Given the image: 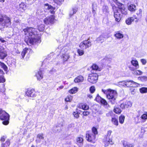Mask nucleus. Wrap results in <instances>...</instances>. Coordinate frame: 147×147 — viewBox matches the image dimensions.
I'll return each instance as SVG.
<instances>
[{
  "label": "nucleus",
  "instance_id": "43",
  "mask_svg": "<svg viewBox=\"0 0 147 147\" xmlns=\"http://www.w3.org/2000/svg\"><path fill=\"white\" fill-rule=\"evenodd\" d=\"M142 72L140 70H136L134 71V74L136 75H141Z\"/></svg>",
  "mask_w": 147,
  "mask_h": 147
},
{
  "label": "nucleus",
  "instance_id": "58",
  "mask_svg": "<svg viewBox=\"0 0 147 147\" xmlns=\"http://www.w3.org/2000/svg\"><path fill=\"white\" fill-rule=\"evenodd\" d=\"M125 104L124 102L121 104L120 105V107L122 109H124L126 108V107H125Z\"/></svg>",
  "mask_w": 147,
  "mask_h": 147
},
{
  "label": "nucleus",
  "instance_id": "16",
  "mask_svg": "<svg viewBox=\"0 0 147 147\" xmlns=\"http://www.w3.org/2000/svg\"><path fill=\"white\" fill-rule=\"evenodd\" d=\"M26 5L25 4L23 3H22L20 4L18 7V9L21 12H23L26 9Z\"/></svg>",
  "mask_w": 147,
  "mask_h": 147
},
{
  "label": "nucleus",
  "instance_id": "44",
  "mask_svg": "<svg viewBox=\"0 0 147 147\" xmlns=\"http://www.w3.org/2000/svg\"><path fill=\"white\" fill-rule=\"evenodd\" d=\"M103 98H101L100 96L98 94H97L96 98L95 99V100L97 102H101Z\"/></svg>",
  "mask_w": 147,
  "mask_h": 147
},
{
  "label": "nucleus",
  "instance_id": "63",
  "mask_svg": "<svg viewBox=\"0 0 147 147\" xmlns=\"http://www.w3.org/2000/svg\"><path fill=\"white\" fill-rule=\"evenodd\" d=\"M112 113H113L112 112H110L109 113L106 114V116L107 117H109L110 116H111Z\"/></svg>",
  "mask_w": 147,
  "mask_h": 147
},
{
  "label": "nucleus",
  "instance_id": "3",
  "mask_svg": "<svg viewBox=\"0 0 147 147\" xmlns=\"http://www.w3.org/2000/svg\"><path fill=\"white\" fill-rule=\"evenodd\" d=\"M11 23L10 18L5 15H0V26L3 28L8 27Z\"/></svg>",
  "mask_w": 147,
  "mask_h": 147
},
{
  "label": "nucleus",
  "instance_id": "56",
  "mask_svg": "<svg viewBox=\"0 0 147 147\" xmlns=\"http://www.w3.org/2000/svg\"><path fill=\"white\" fill-rule=\"evenodd\" d=\"M63 1L64 0H54V2L58 4H60V3Z\"/></svg>",
  "mask_w": 147,
  "mask_h": 147
},
{
  "label": "nucleus",
  "instance_id": "19",
  "mask_svg": "<svg viewBox=\"0 0 147 147\" xmlns=\"http://www.w3.org/2000/svg\"><path fill=\"white\" fill-rule=\"evenodd\" d=\"M63 126V123L59 124L54 128V130L56 132H59L61 131Z\"/></svg>",
  "mask_w": 147,
  "mask_h": 147
},
{
  "label": "nucleus",
  "instance_id": "24",
  "mask_svg": "<svg viewBox=\"0 0 147 147\" xmlns=\"http://www.w3.org/2000/svg\"><path fill=\"white\" fill-rule=\"evenodd\" d=\"M83 80V77L81 76H80L77 77L74 79V82L75 83H78L80 82H82Z\"/></svg>",
  "mask_w": 147,
  "mask_h": 147
},
{
  "label": "nucleus",
  "instance_id": "5",
  "mask_svg": "<svg viewBox=\"0 0 147 147\" xmlns=\"http://www.w3.org/2000/svg\"><path fill=\"white\" fill-rule=\"evenodd\" d=\"M112 132V131L110 130L108 131L107 132L106 138L105 141H104L105 146H108L109 144L112 145L114 144V142L112 141V138L110 137Z\"/></svg>",
  "mask_w": 147,
  "mask_h": 147
},
{
  "label": "nucleus",
  "instance_id": "31",
  "mask_svg": "<svg viewBox=\"0 0 147 147\" xmlns=\"http://www.w3.org/2000/svg\"><path fill=\"white\" fill-rule=\"evenodd\" d=\"M77 90V87H75L69 90V92L70 94H73L76 92Z\"/></svg>",
  "mask_w": 147,
  "mask_h": 147
},
{
  "label": "nucleus",
  "instance_id": "14",
  "mask_svg": "<svg viewBox=\"0 0 147 147\" xmlns=\"http://www.w3.org/2000/svg\"><path fill=\"white\" fill-rule=\"evenodd\" d=\"M92 70H91L92 73H94V71H95V72L97 71H100L102 69L100 67H99L96 64H93L92 66Z\"/></svg>",
  "mask_w": 147,
  "mask_h": 147
},
{
  "label": "nucleus",
  "instance_id": "42",
  "mask_svg": "<svg viewBox=\"0 0 147 147\" xmlns=\"http://www.w3.org/2000/svg\"><path fill=\"white\" fill-rule=\"evenodd\" d=\"M114 111L115 113L117 114L120 113L121 112V109H120L119 108L117 107L114 108Z\"/></svg>",
  "mask_w": 147,
  "mask_h": 147
},
{
  "label": "nucleus",
  "instance_id": "34",
  "mask_svg": "<svg viewBox=\"0 0 147 147\" xmlns=\"http://www.w3.org/2000/svg\"><path fill=\"white\" fill-rule=\"evenodd\" d=\"M125 107L127 108L129 107H131L132 105V102L129 101H126L124 102Z\"/></svg>",
  "mask_w": 147,
  "mask_h": 147
},
{
  "label": "nucleus",
  "instance_id": "51",
  "mask_svg": "<svg viewBox=\"0 0 147 147\" xmlns=\"http://www.w3.org/2000/svg\"><path fill=\"white\" fill-rule=\"evenodd\" d=\"M126 80L125 81H123L119 82L118 84L119 85H121L123 86H126Z\"/></svg>",
  "mask_w": 147,
  "mask_h": 147
},
{
  "label": "nucleus",
  "instance_id": "35",
  "mask_svg": "<svg viewBox=\"0 0 147 147\" xmlns=\"http://www.w3.org/2000/svg\"><path fill=\"white\" fill-rule=\"evenodd\" d=\"M45 26L43 24H41L38 26V30L41 32L43 31L44 30Z\"/></svg>",
  "mask_w": 147,
  "mask_h": 147
},
{
  "label": "nucleus",
  "instance_id": "62",
  "mask_svg": "<svg viewBox=\"0 0 147 147\" xmlns=\"http://www.w3.org/2000/svg\"><path fill=\"white\" fill-rule=\"evenodd\" d=\"M6 137L5 136L2 137L1 139V142H3L5 141Z\"/></svg>",
  "mask_w": 147,
  "mask_h": 147
},
{
  "label": "nucleus",
  "instance_id": "55",
  "mask_svg": "<svg viewBox=\"0 0 147 147\" xmlns=\"http://www.w3.org/2000/svg\"><path fill=\"white\" fill-rule=\"evenodd\" d=\"M5 81V79L4 78L3 76H0V83H3Z\"/></svg>",
  "mask_w": 147,
  "mask_h": 147
},
{
  "label": "nucleus",
  "instance_id": "17",
  "mask_svg": "<svg viewBox=\"0 0 147 147\" xmlns=\"http://www.w3.org/2000/svg\"><path fill=\"white\" fill-rule=\"evenodd\" d=\"M105 35L104 34L100 35L96 39V41L98 42L102 43L106 38Z\"/></svg>",
  "mask_w": 147,
  "mask_h": 147
},
{
  "label": "nucleus",
  "instance_id": "8",
  "mask_svg": "<svg viewBox=\"0 0 147 147\" xmlns=\"http://www.w3.org/2000/svg\"><path fill=\"white\" fill-rule=\"evenodd\" d=\"M91 45V43L89 38L81 42L79 45L80 48L83 49L89 48Z\"/></svg>",
  "mask_w": 147,
  "mask_h": 147
},
{
  "label": "nucleus",
  "instance_id": "52",
  "mask_svg": "<svg viewBox=\"0 0 147 147\" xmlns=\"http://www.w3.org/2000/svg\"><path fill=\"white\" fill-rule=\"evenodd\" d=\"M95 89L94 86H92L90 88V92L92 93H93L95 91Z\"/></svg>",
  "mask_w": 147,
  "mask_h": 147
},
{
  "label": "nucleus",
  "instance_id": "26",
  "mask_svg": "<svg viewBox=\"0 0 147 147\" xmlns=\"http://www.w3.org/2000/svg\"><path fill=\"white\" fill-rule=\"evenodd\" d=\"M36 76L38 80H40L43 78L42 72L41 71H40L36 74Z\"/></svg>",
  "mask_w": 147,
  "mask_h": 147
},
{
  "label": "nucleus",
  "instance_id": "32",
  "mask_svg": "<svg viewBox=\"0 0 147 147\" xmlns=\"http://www.w3.org/2000/svg\"><path fill=\"white\" fill-rule=\"evenodd\" d=\"M44 135L42 133H40L38 134L37 138L40 142L41 140L44 139Z\"/></svg>",
  "mask_w": 147,
  "mask_h": 147
},
{
  "label": "nucleus",
  "instance_id": "37",
  "mask_svg": "<svg viewBox=\"0 0 147 147\" xmlns=\"http://www.w3.org/2000/svg\"><path fill=\"white\" fill-rule=\"evenodd\" d=\"M125 117L123 115H121L119 118V122L120 123L123 124L124 122Z\"/></svg>",
  "mask_w": 147,
  "mask_h": 147
},
{
  "label": "nucleus",
  "instance_id": "60",
  "mask_svg": "<svg viewBox=\"0 0 147 147\" xmlns=\"http://www.w3.org/2000/svg\"><path fill=\"white\" fill-rule=\"evenodd\" d=\"M141 61L143 65H145L146 63V61L144 59H141Z\"/></svg>",
  "mask_w": 147,
  "mask_h": 147
},
{
  "label": "nucleus",
  "instance_id": "20",
  "mask_svg": "<svg viewBox=\"0 0 147 147\" xmlns=\"http://www.w3.org/2000/svg\"><path fill=\"white\" fill-rule=\"evenodd\" d=\"M69 58V55L68 53H65L63 54L61 57V58L64 61H67Z\"/></svg>",
  "mask_w": 147,
  "mask_h": 147
},
{
  "label": "nucleus",
  "instance_id": "28",
  "mask_svg": "<svg viewBox=\"0 0 147 147\" xmlns=\"http://www.w3.org/2000/svg\"><path fill=\"white\" fill-rule=\"evenodd\" d=\"M83 137H78L77 138V144L78 145H79L80 144H82L83 142Z\"/></svg>",
  "mask_w": 147,
  "mask_h": 147
},
{
  "label": "nucleus",
  "instance_id": "59",
  "mask_svg": "<svg viewBox=\"0 0 147 147\" xmlns=\"http://www.w3.org/2000/svg\"><path fill=\"white\" fill-rule=\"evenodd\" d=\"M134 144H131L128 142L127 143V147H134Z\"/></svg>",
  "mask_w": 147,
  "mask_h": 147
},
{
  "label": "nucleus",
  "instance_id": "64",
  "mask_svg": "<svg viewBox=\"0 0 147 147\" xmlns=\"http://www.w3.org/2000/svg\"><path fill=\"white\" fill-rule=\"evenodd\" d=\"M87 96L90 99L92 98V95L90 94H87Z\"/></svg>",
  "mask_w": 147,
  "mask_h": 147
},
{
  "label": "nucleus",
  "instance_id": "54",
  "mask_svg": "<svg viewBox=\"0 0 147 147\" xmlns=\"http://www.w3.org/2000/svg\"><path fill=\"white\" fill-rule=\"evenodd\" d=\"M92 13L94 14V15L96 14V8H95V7H94V5L93 4H92Z\"/></svg>",
  "mask_w": 147,
  "mask_h": 147
},
{
  "label": "nucleus",
  "instance_id": "15",
  "mask_svg": "<svg viewBox=\"0 0 147 147\" xmlns=\"http://www.w3.org/2000/svg\"><path fill=\"white\" fill-rule=\"evenodd\" d=\"M0 58L3 59L6 56V52L1 47H0Z\"/></svg>",
  "mask_w": 147,
  "mask_h": 147
},
{
  "label": "nucleus",
  "instance_id": "23",
  "mask_svg": "<svg viewBox=\"0 0 147 147\" xmlns=\"http://www.w3.org/2000/svg\"><path fill=\"white\" fill-rule=\"evenodd\" d=\"M80 110H79L77 109H76V111L73 112V115L75 118L78 119L79 117V115L80 113Z\"/></svg>",
  "mask_w": 147,
  "mask_h": 147
},
{
  "label": "nucleus",
  "instance_id": "11",
  "mask_svg": "<svg viewBox=\"0 0 147 147\" xmlns=\"http://www.w3.org/2000/svg\"><path fill=\"white\" fill-rule=\"evenodd\" d=\"M27 96L32 98L35 97L36 95V92L34 89L28 90L26 93Z\"/></svg>",
  "mask_w": 147,
  "mask_h": 147
},
{
  "label": "nucleus",
  "instance_id": "61",
  "mask_svg": "<svg viewBox=\"0 0 147 147\" xmlns=\"http://www.w3.org/2000/svg\"><path fill=\"white\" fill-rule=\"evenodd\" d=\"M127 141H123V146L125 147H127Z\"/></svg>",
  "mask_w": 147,
  "mask_h": 147
},
{
  "label": "nucleus",
  "instance_id": "13",
  "mask_svg": "<svg viewBox=\"0 0 147 147\" xmlns=\"http://www.w3.org/2000/svg\"><path fill=\"white\" fill-rule=\"evenodd\" d=\"M45 7L46 9L48 10H50V12L52 14H54L55 13L54 10L55 9V7H53L49 5V4L47 3L45 5Z\"/></svg>",
  "mask_w": 147,
  "mask_h": 147
},
{
  "label": "nucleus",
  "instance_id": "29",
  "mask_svg": "<svg viewBox=\"0 0 147 147\" xmlns=\"http://www.w3.org/2000/svg\"><path fill=\"white\" fill-rule=\"evenodd\" d=\"M134 20V19L133 18V17H130L127 19L125 22L127 24L129 25L131 24Z\"/></svg>",
  "mask_w": 147,
  "mask_h": 147
},
{
  "label": "nucleus",
  "instance_id": "46",
  "mask_svg": "<svg viewBox=\"0 0 147 147\" xmlns=\"http://www.w3.org/2000/svg\"><path fill=\"white\" fill-rule=\"evenodd\" d=\"M92 133L93 134V135H94L96 136V135L98 133L96 128L94 127H93L92 129Z\"/></svg>",
  "mask_w": 147,
  "mask_h": 147
},
{
  "label": "nucleus",
  "instance_id": "21",
  "mask_svg": "<svg viewBox=\"0 0 147 147\" xmlns=\"http://www.w3.org/2000/svg\"><path fill=\"white\" fill-rule=\"evenodd\" d=\"M78 108L80 109H82L84 110H87L88 109L89 106L86 104H80L78 107Z\"/></svg>",
  "mask_w": 147,
  "mask_h": 147
},
{
  "label": "nucleus",
  "instance_id": "27",
  "mask_svg": "<svg viewBox=\"0 0 147 147\" xmlns=\"http://www.w3.org/2000/svg\"><path fill=\"white\" fill-rule=\"evenodd\" d=\"M128 8L130 11H133L135 10L136 6L134 5L131 4L128 6Z\"/></svg>",
  "mask_w": 147,
  "mask_h": 147
},
{
  "label": "nucleus",
  "instance_id": "6",
  "mask_svg": "<svg viewBox=\"0 0 147 147\" xmlns=\"http://www.w3.org/2000/svg\"><path fill=\"white\" fill-rule=\"evenodd\" d=\"M112 9L114 12V17L115 21L117 22H119L121 19V15L118 8H116L115 6H113Z\"/></svg>",
  "mask_w": 147,
  "mask_h": 147
},
{
  "label": "nucleus",
  "instance_id": "33",
  "mask_svg": "<svg viewBox=\"0 0 147 147\" xmlns=\"http://www.w3.org/2000/svg\"><path fill=\"white\" fill-rule=\"evenodd\" d=\"M112 123L116 126L118 125V122L117 119L114 117H113L111 119Z\"/></svg>",
  "mask_w": 147,
  "mask_h": 147
},
{
  "label": "nucleus",
  "instance_id": "7",
  "mask_svg": "<svg viewBox=\"0 0 147 147\" xmlns=\"http://www.w3.org/2000/svg\"><path fill=\"white\" fill-rule=\"evenodd\" d=\"M98 75L96 73H92L89 74L88 77V81L92 83H95L97 82Z\"/></svg>",
  "mask_w": 147,
  "mask_h": 147
},
{
  "label": "nucleus",
  "instance_id": "48",
  "mask_svg": "<svg viewBox=\"0 0 147 147\" xmlns=\"http://www.w3.org/2000/svg\"><path fill=\"white\" fill-rule=\"evenodd\" d=\"M141 118L145 120L147 119V112H145L144 114L142 115Z\"/></svg>",
  "mask_w": 147,
  "mask_h": 147
},
{
  "label": "nucleus",
  "instance_id": "40",
  "mask_svg": "<svg viewBox=\"0 0 147 147\" xmlns=\"http://www.w3.org/2000/svg\"><path fill=\"white\" fill-rule=\"evenodd\" d=\"M72 99V96L71 95L68 96L65 99V101L66 102H71Z\"/></svg>",
  "mask_w": 147,
  "mask_h": 147
},
{
  "label": "nucleus",
  "instance_id": "47",
  "mask_svg": "<svg viewBox=\"0 0 147 147\" xmlns=\"http://www.w3.org/2000/svg\"><path fill=\"white\" fill-rule=\"evenodd\" d=\"M142 10L141 9H139L137 11L136 14L138 16V18H140L142 16Z\"/></svg>",
  "mask_w": 147,
  "mask_h": 147
},
{
  "label": "nucleus",
  "instance_id": "12",
  "mask_svg": "<svg viewBox=\"0 0 147 147\" xmlns=\"http://www.w3.org/2000/svg\"><path fill=\"white\" fill-rule=\"evenodd\" d=\"M96 136L93 135L92 133L86 134V140L89 142H92L93 140L95 139Z\"/></svg>",
  "mask_w": 147,
  "mask_h": 147
},
{
  "label": "nucleus",
  "instance_id": "53",
  "mask_svg": "<svg viewBox=\"0 0 147 147\" xmlns=\"http://www.w3.org/2000/svg\"><path fill=\"white\" fill-rule=\"evenodd\" d=\"M0 65L1 67L3 68L5 71H6L7 70V66L5 65L4 63H1Z\"/></svg>",
  "mask_w": 147,
  "mask_h": 147
},
{
  "label": "nucleus",
  "instance_id": "1",
  "mask_svg": "<svg viewBox=\"0 0 147 147\" xmlns=\"http://www.w3.org/2000/svg\"><path fill=\"white\" fill-rule=\"evenodd\" d=\"M23 31L26 35L25 41L27 44L29 43L31 44H33L36 42H40V37L37 35L35 28L32 27H27L24 29Z\"/></svg>",
  "mask_w": 147,
  "mask_h": 147
},
{
  "label": "nucleus",
  "instance_id": "45",
  "mask_svg": "<svg viewBox=\"0 0 147 147\" xmlns=\"http://www.w3.org/2000/svg\"><path fill=\"white\" fill-rule=\"evenodd\" d=\"M140 116V115H137L135 118V121L136 123V124L139 123L140 122V118H139Z\"/></svg>",
  "mask_w": 147,
  "mask_h": 147
},
{
  "label": "nucleus",
  "instance_id": "30",
  "mask_svg": "<svg viewBox=\"0 0 147 147\" xmlns=\"http://www.w3.org/2000/svg\"><path fill=\"white\" fill-rule=\"evenodd\" d=\"M102 10L104 13L106 14H107L109 12L108 6L106 5H104L102 8Z\"/></svg>",
  "mask_w": 147,
  "mask_h": 147
},
{
  "label": "nucleus",
  "instance_id": "49",
  "mask_svg": "<svg viewBox=\"0 0 147 147\" xmlns=\"http://www.w3.org/2000/svg\"><path fill=\"white\" fill-rule=\"evenodd\" d=\"M77 52L80 56L83 55L84 53V52L83 50L80 49L78 50Z\"/></svg>",
  "mask_w": 147,
  "mask_h": 147
},
{
  "label": "nucleus",
  "instance_id": "36",
  "mask_svg": "<svg viewBox=\"0 0 147 147\" xmlns=\"http://www.w3.org/2000/svg\"><path fill=\"white\" fill-rule=\"evenodd\" d=\"M78 8L76 7H75L72 8V11H73V13H71V12L69 14V15L70 16H72L74 14L76 13L77 11H78Z\"/></svg>",
  "mask_w": 147,
  "mask_h": 147
},
{
  "label": "nucleus",
  "instance_id": "39",
  "mask_svg": "<svg viewBox=\"0 0 147 147\" xmlns=\"http://www.w3.org/2000/svg\"><path fill=\"white\" fill-rule=\"evenodd\" d=\"M131 83H132V80H127L126 86L128 87H131Z\"/></svg>",
  "mask_w": 147,
  "mask_h": 147
},
{
  "label": "nucleus",
  "instance_id": "38",
  "mask_svg": "<svg viewBox=\"0 0 147 147\" xmlns=\"http://www.w3.org/2000/svg\"><path fill=\"white\" fill-rule=\"evenodd\" d=\"M140 91L142 93H144L147 92V88L142 87L140 89Z\"/></svg>",
  "mask_w": 147,
  "mask_h": 147
},
{
  "label": "nucleus",
  "instance_id": "50",
  "mask_svg": "<svg viewBox=\"0 0 147 147\" xmlns=\"http://www.w3.org/2000/svg\"><path fill=\"white\" fill-rule=\"evenodd\" d=\"M131 84V87H135L138 86L139 85V84L136 83L134 81H132V83Z\"/></svg>",
  "mask_w": 147,
  "mask_h": 147
},
{
  "label": "nucleus",
  "instance_id": "4",
  "mask_svg": "<svg viewBox=\"0 0 147 147\" xmlns=\"http://www.w3.org/2000/svg\"><path fill=\"white\" fill-rule=\"evenodd\" d=\"M0 115V119L2 120H5L3 123L5 125H7L9 123V115L4 111L2 110Z\"/></svg>",
  "mask_w": 147,
  "mask_h": 147
},
{
  "label": "nucleus",
  "instance_id": "9",
  "mask_svg": "<svg viewBox=\"0 0 147 147\" xmlns=\"http://www.w3.org/2000/svg\"><path fill=\"white\" fill-rule=\"evenodd\" d=\"M117 4L119 6L118 8L120 12H121L123 14L125 15L127 14V9L125 8L124 5L120 3H117Z\"/></svg>",
  "mask_w": 147,
  "mask_h": 147
},
{
  "label": "nucleus",
  "instance_id": "18",
  "mask_svg": "<svg viewBox=\"0 0 147 147\" xmlns=\"http://www.w3.org/2000/svg\"><path fill=\"white\" fill-rule=\"evenodd\" d=\"M114 36L117 38L121 39L123 37V35L120 31H118L115 32Z\"/></svg>",
  "mask_w": 147,
  "mask_h": 147
},
{
  "label": "nucleus",
  "instance_id": "57",
  "mask_svg": "<svg viewBox=\"0 0 147 147\" xmlns=\"http://www.w3.org/2000/svg\"><path fill=\"white\" fill-rule=\"evenodd\" d=\"M90 113L88 111H84L83 113V114L84 116H87Z\"/></svg>",
  "mask_w": 147,
  "mask_h": 147
},
{
  "label": "nucleus",
  "instance_id": "22",
  "mask_svg": "<svg viewBox=\"0 0 147 147\" xmlns=\"http://www.w3.org/2000/svg\"><path fill=\"white\" fill-rule=\"evenodd\" d=\"M131 64L134 67H135L136 69L139 68V65L138 62L136 60H132L131 61Z\"/></svg>",
  "mask_w": 147,
  "mask_h": 147
},
{
  "label": "nucleus",
  "instance_id": "25",
  "mask_svg": "<svg viewBox=\"0 0 147 147\" xmlns=\"http://www.w3.org/2000/svg\"><path fill=\"white\" fill-rule=\"evenodd\" d=\"M100 102L101 104L103 105L104 107L106 108H108L110 107L107 101L103 98L102 100Z\"/></svg>",
  "mask_w": 147,
  "mask_h": 147
},
{
  "label": "nucleus",
  "instance_id": "10",
  "mask_svg": "<svg viewBox=\"0 0 147 147\" xmlns=\"http://www.w3.org/2000/svg\"><path fill=\"white\" fill-rule=\"evenodd\" d=\"M55 20L54 16L51 15L46 18L44 20V23L47 24L53 23Z\"/></svg>",
  "mask_w": 147,
  "mask_h": 147
},
{
  "label": "nucleus",
  "instance_id": "41",
  "mask_svg": "<svg viewBox=\"0 0 147 147\" xmlns=\"http://www.w3.org/2000/svg\"><path fill=\"white\" fill-rule=\"evenodd\" d=\"M28 50V49L25 48L24 49L22 52L21 55L23 58L24 57L26 53H27Z\"/></svg>",
  "mask_w": 147,
  "mask_h": 147
},
{
  "label": "nucleus",
  "instance_id": "2",
  "mask_svg": "<svg viewBox=\"0 0 147 147\" xmlns=\"http://www.w3.org/2000/svg\"><path fill=\"white\" fill-rule=\"evenodd\" d=\"M102 91L106 95V97L112 104L116 103V99L117 95L115 90L108 89L107 90L102 89Z\"/></svg>",
  "mask_w": 147,
  "mask_h": 147
}]
</instances>
